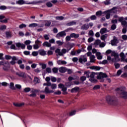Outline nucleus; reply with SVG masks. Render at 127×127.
<instances>
[{
    "mask_svg": "<svg viewBox=\"0 0 127 127\" xmlns=\"http://www.w3.org/2000/svg\"><path fill=\"white\" fill-rule=\"evenodd\" d=\"M100 44H101V40H96L94 42V45L96 46L100 45Z\"/></svg>",
    "mask_w": 127,
    "mask_h": 127,
    "instance_id": "nucleus-40",
    "label": "nucleus"
},
{
    "mask_svg": "<svg viewBox=\"0 0 127 127\" xmlns=\"http://www.w3.org/2000/svg\"><path fill=\"white\" fill-rule=\"evenodd\" d=\"M107 63H108V61L107 60H104L102 62H100L99 64H103V65H105V64H107Z\"/></svg>",
    "mask_w": 127,
    "mask_h": 127,
    "instance_id": "nucleus-47",
    "label": "nucleus"
},
{
    "mask_svg": "<svg viewBox=\"0 0 127 127\" xmlns=\"http://www.w3.org/2000/svg\"><path fill=\"white\" fill-rule=\"evenodd\" d=\"M53 73H58V68L57 67H54L52 69Z\"/></svg>",
    "mask_w": 127,
    "mask_h": 127,
    "instance_id": "nucleus-54",
    "label": "nucleus"
},
{
    "mask_svg": "<svg viewBox=\"0 0 127 127\" xmlns=\"http://www.w3.org/2000/svg\"><path fill=\"white\" fill-rule=\"evenodd\" d=\"M40 91V90L39 89H35L34 88H31V94H30L29 96H30V97L34 98V97H36V93H39Z\"/></svg>",
    "mask_w": 127,
    "mask_h": 127,
    "instance_id": "nucleus-8",
    "label": "nucleus"
},
{
    "mask_svg": "<svg viewBox=\"0 0 127 127\" xmlns=\"http://www.w3.org/2000/svg\"><path fill=\"white\" fill-rule=\"evenodd\" d=\"M24 92H26V93H28V92H30L31 91V89L29 87L25 88L24 89Z\"/></svg>",
    "mask_w": 127,
    "mask_h": 127,
    "instance_id": "nucleus-50",
    "label": "nucleus"
},
{
    "mask_svg": "<svg viewBox=\"0 0 127 127\" xmlns=\"http://www.w3.org/2000/svg\"><path fill=\"white\" fill-rule=\"evenodd\" d=\"M80 91V88L79 87H75L71 89V93H77V92H79Z\"/></svg>",
    "mask_w": 127,
    "mask_h": 127,
    "instance_id": "nucleus-15",
    "label": "nucleus"
},
{
    "mask_svg": "<svg viewBox=\"0 0 127 127\" xmlns=\"http://www.w3.org/2000/svg\"><path fill=\"white\" fill-rule=\"evenodd\" d=\"M5 58L6 60H10V59H12V57L9 55H5Z\"/></svg>",
    "mask_w": 127,
    "mask_h": 127,
    "instance_id": "nucleus-51",
    "label": "nucleus"
},
{
    "mask_svg": "<svg viewBox=\"0 0 127 127\" xmlns=\"http://www.w3.org/2000/svg\"><path fill=\"white\" fill-rule=\"evenodd\" d=\"M116 28H117V25L114 24L111 26L112 30H115V29H116Z\"/></svg>",
    "mask_w": 127,
    "mask_h": 127,
    "instance_id": "nucleus-59",
    "label": "nucleus"
},
{
    "mask_svg": "<svg viewBox=\"0 0 127 127\" xmlns=\"http://www.w3.org/2000/svg\"><path fill=\"white\" fill-rule=\"evenodd\" d=\"M6 29V26L5 25H1L0 27V30H4Z\"/></svg>",
    "mask_w": 127,
    "mask_h": 127,
    "instance_id": "nucleus-52",
    "label": "nucleus"
},
{
    "mask_svg": "<svg viewBox=\"0 0 127 127\" xmlns=\"http://www.w3.org/2000/svg\"><path fill=\"white\" fill-rule=\"evenodd\" d=\"M108 37V34H105L101 36V40H103L104 41V40H106L107 39V38Z\"/></svg>",
    "mask_w": 127,
    "mask_h": 127,
    "instance_id": "nucleus-36",
    "label": "nucleus"
},
{
    "mask_svg": "<svg viewBox=\"0 0 127 127\" xmlns=\"http://www.w3.org/2000/svg\"><path fill=\"white\" fill-rule=\"evenodd\" d=\"M40 93H44V94H51V93H54V91L49 89V87L46 86L44 90L40 91Z\"/></svg>",
    "mask_w": 127,
    "mask_h": 127,
    "instance_id": "nucleus-10",
    "label": "nucleus"
},
{
    "mask_svg": "<svg viewBox=\"0 0 127 127\" xmlns=\"http://www.w3.org/2000/svg\"><path fill=\"white\" fill-rule=\"evenodd\" d=\"M122 39H123L124 40H127V35H123L122 36Z\"/></svg>",
    "mask_w": 127,
    "mask_h": 127,
    "instance_id": "nucleus-64",
    "label": "nucleus"
},
{
    "mask_svg": "<svg viewBox=\"0 0 127 127\" xmlns=\"http://www.w3.org/2000/svg\"><path fill=\"white\" fill-rule=\"evenodd\" d=\"M35 84H39L40 83V79L38 77H35L34 79Z\"/></svg>",
    "mask_w": 127,
    "mask_h": 127,
    "instance_id": "nucleus-28",
    "label": "nucleus"
},
{
    "mask_svg": "<svg viewBox=\"0 0 127 127\" xmlns=\"http://www.w3.org/2000/svg\"><path fill=\"white\" fill-rule=\"evenodd\" d=\"M57 20H63L64 19V17L63 16H57L55 17Z\"/></svg>",
    "mask_w": 127,
    "mask_h": 127,
    "instance_id": "nucleus-39",
    "label": "nucleus"
},
{
    "mask_svg": "<svg viewBox=\"0 0 127 127\" xmlns=\"http://www.w3.org/2000/svg\"><path fill=\"white\" fill-rule=\"evenodd\" d=\"M0 9H1V10H4L5 9H6V6L2 5L0 6Z\"/></svg>",
    "mask_w": 127,
    "mask_h": 127,
    "instance_id": "nucleus-61",
    "label": "nucleus"
},
{
    "mask_svg": "<svg viewBox=\"0 0 127 127\" xmlns=\"http://www.w3.org/2000/svg\"><path fill=\"white\" fill-rule=\"evenodd\" d=\"M93 40H94V39L93 37H90L88 39V42H89V43H91V42H92Z\"/></svg>",
    "mask_w": 127,
    "mask_h": 127,
    "instance_id": "nucleus-63",
    "label": "nucleus"
},
{
    "mask_svg": "<svg viewBox=\"0 0 127 127\" xmlns=\"http://www.w3.org/2000/svg\"><path fill=\"white\" fill-rule=\"evenodd\" d=\"M84 75H86L87 78H95V72H90V71H85L84 72Z\"/></svg>",
    "mask_w": 127,
    "mask_h": 127,
    "instance_id": "nucleus-11",
    "label": "nucleus"
},
{
    "mask_svg": "<svg viewBox=\"0 0 127 127\" xmlns=\"http://www.w3.org/2000/svg\"><path fill=\"white\" fill-rule=\"evenodd\" d=\"M74 115H76V110H73L69 113V116L70 117H72V116H74Z\"/></svg>",
    "mask_w": 127,
    "mask_h": 127,
    "instance_id": "nucleus-45",
    "label": "nucleus"
},
{
    "mask_svg": "<svg viewBox=\"0 0 127 127\" xmlns=\"http://www.w3.org/2000/svg\"><path fill=\"white\" fill-rule=\"evenodd\" d=\"M74 24H76V22L74 21H71L66 23L67 26H72V25H74Z\"/></svg>",
    "mask_w": 127,
    "mask_h": 127,
    "instance_id": "nucleus-34",
    "label": "nucleus"
},
{
    "mask_svg": "<svg viewBox=\"0 0 127 127\" xmlns=\"http://www.w3.org/2000/svg\"><path fill=\"white\" fill-rule=\"evenodd\" d=\"M120 56L121 58V62H125V59H126V55H125V53L124 52H121L120 54Z\"/></svg>",
    "mask_w": 127,
    "mask_h": 127,
    "instance_id": "nucleus-14",
    "label": "nucleus"
},
{
    "mask_svg": "<svg viewBox=\"0 0 127 127\" xmlns=\"http://www.w3.org/2000/svg\"><path fill=\"white\" fill-rule=\"evenodd\" d=\"M58 64L59 65H66L67 64V62L65 61H58Z\"/></svg>",
    "mask_w": 127,
    "mask_h": 127,
    "instance_id": "nucleus-23",
    "label": "nucleus"
},
{
    "mask_svg": "<svg viewBox=\"0 0 127 127\" xmlns=\"http://www.w3.org/2000/svg\"><path fill=\"white\" fill-rule=\"evenodd\" d=\"M116 91L119 93L120 97L127 99V92H126V87H121L116 89Z\"/></svg>",
    "mask_w": 127,
    "mask_h": 127,
    "instance_id": "nucleus-1",
    "label": "nucleus"
},
{
    "mask_svg": "<svg viewBox=\"0 0 127 127\" xmlns=\"http://www.w3.org/2000/svg\"><path fill=\"white\" fill-rule=\"evenodd\" d=\"M111 56L115 57L114 59H112V61L113 62H118L120 61V58L119 57V53H116L115 51H113L111 53Z\"/></svg>",
    "mask_w": 127,
    "mask_h": 127,
    "instance_id": "nucleus-6",
    "label": "nucleus"
},
{
    "mask_svg": "<svg viewBox=\"0 0 127 127\" xmlns=\"http://www.w3.org/2000/svg\"><path fill=\"white\" fill-rule=\"evenodd\" d=\"M119 43V41H118V39L116 37H114L113 40H111V45L113 46H116L117 44Z\"/></svg>",
    "mask_w": 127,
    "mask_h": 127,
    "instance_id": "nucleus-13",
    "label": "nucleus"
},
{
    "mask_svg": "<svg viewBox=\"0 0 127 127\" xmlns=\"http://www.w3.org/2000/svg\"><path fill=\"white\" fill-rule=\"evenodd\" d=\"M90 69H92V70H100V68L99 66H92L90 67Z\"/></svg>",
    "mask_w": 127,
    "mask_h": 127,
    "instance_id": "nucleus-38",
    "label": "nucleus"
},
{
    "mask_svg": "<svg viewBox=\"0 0 127 127\" xmlns=\"http://www.w3.org/2000/svg\"><path fill=\"white\" fill-rule=\"evenodd\" d=\"M106 31H107V28H102L100 30V33L101 34H104V33H106Z\"/></svg>",
    "mask_w": 127,
    "mask_h": 127,
    "instance_id": "nucleus-42",
    "label": "nucleus"
},
{
    "mask_svg": "<svg viewBox=\"0 0 127 127\" xmlns=\"http://www.w3.org/2000/svg\"><path fill=\"white\" fill-rule=\"evenodd\" d=\"M117 7H113L111 9L108 10L106 11H105L104 13H105L106 15V19H110V18L111 17V13L112 12L115 13L117 12Z\"/></svg>",
    "mask_w": 127,
    "mask_h": 127,
    "instance_id": "nucleus-4",
    "label": "nucleus"
},
{
    "mask_svg": "<svg viewBox=\"0 0 127 127\" xmlns=\"http://www.w3.org/2000/svg\"><path fill=\"white\" fill-rule=\"evenodd\" d=\"M51 25V21H46V23L45 24V26H50Z\"/></svg>",
    "mask_w": 127,
    "mask_h": 127,
    "instance_id": "nucleus-44",
    "label": "nucleus"
},
{
    "mask_svg": "<svg viewBox=\"0 0 127 127\" xmlns=\"http://www.w3.org/2000/svg\"><path fill=\"white\" fill-rule=\"evenodd\" d=\"M85 109H88V104L87 103L82 104L80 110H85Z\"/></svg>",
    "mask_w": 127,
    "mask_h": 127,
    "instance_id": "nucleus-26",
    "label": "nucleus"
},
{
    "mask_svg": "<svg viewBox=\"0 0 127 127\" xmlns=\"http://www.w3.org/2000/svg\"><path fill=\"white\" fill-rule=\"evenodd\" d=\"M41 43H42L41 41L37 40L35 41V44L33 46L34 49H35V50H37V49H38L39 47L41 46Z\"/></svg>",
    "mask_w": 127,
    "mask_h": 127,
    "instance_id": "nucleus-9",
    "label": "nucleus"
},
{
    "mask_svg": "<svg viewBox=\"0 0 127 127\" xmlns=\"http://www.w3.org/2000/svg\"><path fill=\"white\" fill-rule=\"evenodd\" d=\"M12 60L9 63V65H14V64H15V63H16V62L15 61H16V57H12Z\"/></svg>",
    "mask_w": 127,
    "mask_h": 127,
    "instance_id": "nucleus-16",
    "label": "nucleus"
},
{
    "mask_svg": "<svg viewBox=\"0 0 127 127\" xmlns=\"http://www.w3.org/2000/svg\"><path fill=\"white\" fill-rule=\"evenodd\" d=\"M73 85V82L69 81L68 82L65 83V86L66 87H71V86Z\"/></svg>",
    "mask_w": 127,
    "mask_h": 127,
    "instance_id": "nucleus-35",
    "label": "nucleus"
},
{
    "mask_svg": "<svg viewBox=\"0 0 127 127\" xmlns=\"http://www.w3.org/2000/svg\"><path fill=\"white\" fill-rule=\"evenodd\" d=\"M106 102H107L109 105H113V106H117L118 105V100H116L114 96H107L106 97Z\"/></svg>",
    "mask_w": 127,
    "mask_h": 127,
    "instance_id": "nucleus-2",
    "label": "nucleus"
},
{
    "mask_svg": "<svg viewBox=\"0 0 127 127\" xmlns=\"http://www.w3.org/2000/svg\"><path fill=\"white\" fill-rule=\"evenodd\" d=\"M59 71L61 73H65V72L67 71V68H66L65 67L62 66L59 68Z\"/></svg>",
    "mask_w": 127,
    "mask_h": 127,
    "instance_id": "nucleus-19",
    "label": "nucleus"
},
{
    "mask_svg": "<svg viewBox=\"0 0 127 127\" xmlns=\"http://www.w3.org/2000/svg\"><path fill=\"white\" fill-rule=\"evenodd\" d=\"M6 36L7 38H10V37H11V32H6Z\"/></svg>",
    "mask_w": 127,
    "mask_h": 127,
    "instance_id": "nucleus-43",
    "label": "nucleus"
},
{
    "mask_svg": "<svg viewBox=\"0 0 127 127\" xmlns=\"http://www.w3.org/2000/svg\"><path fill=\"white\" fill-rule=\"evenodd\" d=\"M88 35H89V36H94V31L93 30H90Z\"/></svg>",
    "mask_w": 127,
    "mask_h": 127,
    "instance_id": "nucleus-55",
    "label": "nucleus"
},
{
    "mask_svg": "<svg viewBox=\"0 0 127 127\" xmlns=\"http://www.w3.org/2000/svg\"><path fill=\"white\" fill-rule=\"evenodd\" d=\"M16 46L17 47H20L22 49H24V48H25V45L20 43H16Z\"/></svg>",
    "mask_w": 127,
    "mask_h": 127,
    "instance_id": "nucleus-20",
    "label": "nucleus"
},
{
    "mask_svg": "<svg viewBox=\"0 0 127 127\" xmlns=\"http://www.w3.org/2000/svg\"><path fill=\"white\" fill-rule=\"evenodd\" d=\"M95 58H96V57L94 55H91L90 56V60L91 63H94V62H95Z\"/></svg>",
    "mask_w": 127,
    "mask_h": 127,
    "instance_id": "nucleus-31",
    "label": "nucleus"
},
{
    "mask_svg": "<svg viewBox=\"0 0 127 127\" xmlns=\"http://www.w3.org/2000/svg\"><path fill=\"white\" fill-rule=\"evenodd\" d=\"M14 106H15V107H23V106H24V103H13Z\"/></svg>",
    "mask_w": 127,
    "mask_h": 127,
    "instance_id": "nucleus-25",
    "label": "nucleus"
},
{
    "mask_svg": "<svg viewBox=\"0 0 127 127\" xmlns=\"http://www.w3.org/2000/svg\"><path fill=\"white\" fill-rule=\"evenodd\" d=\"M89 81L91 82V83H97V80L95 78V77L93 78H89Z\"/></svg>",
    "mask_w": 127,
    "mask_h": 127,
    "instance_id": "nucleus-37",
    "label": "nucleus"
},
{
    "mask_svg": "<svg viewBox=\"0 0 127 127\" xmlns=\"http://www.w3.org/2000/svg\"><path fill=\"white\" fill-rule=\"evenodd\" d=\"M9 88L11 90H15V87H14V84L13 82H10L9 84Z\"/></svg>",
    "mask_w": 127,
    "mask_h": 127,
    "instance_id": "nucleus-32",
    "label": "nucleus"
},
{
    "mask_svg": "<svg viewBox=\"0 0 127 127\" xmlns=\"http://www.w3.org/2000/svg\"><path fill=\"white\" fill-rule=\"evenodd\" d=\"M18 4H24L26 3V2L24 1V0H19L17 1Z\"/></svg>",
    "mask_w": 127,
    "mask_h": 127,
    "instance_id": "nucleus-33",
    "label": "nucleus"
},
{
    "mask_svg": "<svg viewBox=\"0 0 127 127\" xmlns=\"http://www.w3.org/2000/svg\"><path fill=\"white\" fill-rule=\"evenodd\" d=\"M37 26L38 27H42V26H38V24L36 23H33L29 25V27H30V28H32L33 27H36Z\"/></svg>",
    "mask_w": 127,
    "mask_h": 127,
    "instance_id": "nucleus-18",
    "label": "nucleus"
},
{
    "mask_svg": "<svg viewBox=\"0 0 127 127\" xmlns=\"http://www.w3.org/2000/svg\"><path fill=\"white\" fill-rule=\"evenodd\" d=\"M46 5L47 6H48V7H52L53 5L52 4V3H51V2H48L46 3Z\"/></svg>",
    "mask_w": 127,
    "mask_h": 127,
    "instance_id": "nucleus-49",
    "label": "nucleus"
},
{
    "mask_svg": "<svg viewBox=\"0 0 127 127\" xmlns=\"http://www.w3.org/2000/svg\"><path fill=\"white\" fill-rule=\"evenodd\" d=\"M50 86L52 89V90H55L56 89H57V84L55 83H50Z\"/></svg>",
    "mask_w": 127,
    "mask_h": 127,
    "instance_id": "nucleus-21",
    "label": "nucleus"
},
{
    "mask_svg": "<svg viewBox=\"0 0 127 127\" xmlns=\"http://www.w3.org/2000/svg\"><path fill=\"white\" fill-rule=\"evenodd\" d=\"M25 45H29L31 43V41L30 40H26L24 42Z\"/></svg>",
    "mask_w": 127,
    "mask_h": 127,
    "instance_id": "nucleus-60",
    "label": "nucleus"
},
{
    "mask_svg": "<svg viewBox=\"0 0 127 127\" xmlns=\"http://www.w3.org/2000/svg\"><path fill=\"white\" fill-rule=\"evenodd\" d=\"M51 80L53 83H55V82H56L57 81V79L56 78V77L53 76L51 77Z\"/></svg>",
    "mask_w": 127,
    "mask_h": 127,
    "instance_id": "nucleus-48",
    "label": "nucleus"
},
{
    "mask_svg": "<svg viewBox=\"0 0 127 127\" xmlns=\"http://www.w3.org/2000/svg\"><path fill=\"white\" fill-rule=\"evenodd\" d=\"M54 95H61V91L58 90L54 92Z\"/></svg>",
    "mask_w": 127,
    "mask_h": 127,
    "instance_id": "nucleus-62",
    "label": "nucleus"
},
{
    "mask_svg": "<svg viewBox=\"0 0 127 127\" xmlns=\"http://www.w3.org/2000/svg\"><path fill=\"white\" fill-rule=\"evenodd\" d=\"M16 75L19 77H22V78H25V77H26L25 73L21 71L16 72Z\"/></svg>",
    "mask_w": 127,
    "mask_h": 127,
    "instance_id": "nucleus-12",
    "label": "nucleus"
},
{
    "mask_svg": "<svg viewBox=\"0 0 127 127\" xmlns=\"http://www.w3.org/2000/svg\"><path fill=\"white\" fill-rule=\"evenodd\" d=\"M19 27L21 29L24 28V27H26V25L25 24H22L19 25Z\"/></svg>",
    "mask_w": 127,
    "mask_h": 127,
    "instance_id": "nucleus-56",
    "label": "nucleus"
},
{
    "mask_svg": "<svg viewBox=\"0 0 127 127\" xmlns=\"http://www.w3.org/2000/svg\"><path fill=\"white\" fill-rule=\"evenodd\" d=\"M85 62H87V58H84L83 59H80V63H85Z\"/></svg>",
    "mask_w": 127,
    "mask_h": 127,
    "instance_id": "nucleus-41",
    "label": "nucleus"
},
{
    "mask_svg": "<svg viewBox=\"0 0 127 127\" xmlns=\"http://www.w3.org/2000/svg\"><path fill=\"white\" fill-rule=\"evenodd\" d=\"M40 55L42 56H45L46 55V51H44V50H41L39 51Z\"/></svg>",
    "mask_w": 127,
    "mask_h": 127,
    "instance_id": "nucleus-24",
    "label": "nucleus"
},
{
    "mask_svg": "<svg viewBox=\"0 0 127 127\" xmlns=\"http://www.w3.org/2000/svg\"><path fill=\"white\" fill-rule=\"evenodd\" d=\"M56 53H58L60 55V56H62L63 55V54L62 53V52H61V50L59 49H57L56 51Z\"/></svg>",
    "mask_w": 127,
    "mask_h": 127,
    "instance_id": "nucleus-27",
    "label": "nucleus"
},
{
    "mask_svg": "<svg viewBox=\"0 0 127 127\" xmlns=\"http://www.w3.org/2000/svg\"><path fill=\"white\" fill-rule=\"evenodd\" d=\"M72 29L71 28H69L65 30V31H63L62 32H59L56 35L57 38H58V39H60L61 37H64L66 36V32H68V31H70Z\"/></svg>",
    "mask_w": 127,
    "mask_h": 127,
    "instance_id": "nucleus-5",
    "label": "nucleus"
},
{
    "mask_svg": "<svg viewBox=\"0 0 127 127\" xmlns=\"http://www.w3.org/2000/svg\"><path fill=\"white\" fill-rule=\"evenodd\" d=\"M32 55H33V56H37V55H38V52H36V51H34L32 53Z\"/></svg>",
    "mask_w": 127,
    "mask_h": 127,
    "instance_id": "nucleus-57",
    "label": "nucleus"
},
{
    "mask_svg": "<svg viewBox=\"0 0 127 127\" xmlns=\"http://www.w3.org/2000/svg\"><path fill=\"white\" fill-rule=\"evenodd\" d=\"M96 57H97V59H98V60H101L103 59V56H102L101 53L99 52L96 53Z\"/></svg>",
    "mask_w": 127,
    "mask_h": 127,
    "instance_id": "nucleus-22",
    "label": "nucleus"
},
{
    "mask_svg": "<svg viewBox=\"0 0 127 127\" xmlns=\"http://www.w3.org/2000/svg\"><path fill=\"white\" fill-rule=\"evenodd\" d=\"M39 65L42 66V69H45L47 66L46 64H42V63H40Z\"/></svg>",
    "mask_w": 127,
    "mask_h": 127,
    "instance_id": "nucleus-46",
    "label": "nucleus"
},
{
    "mask_svg": "<svg viewBox=\"0 0 127 127\" xmlns=\"http://www.w3.org/2000/svg\"><path fill=\"white\" fill-rule=\"evenodd\" d=\"M15 87L16 89H18L19 90H20V89H21V86L20 85V84H15Z\"/></svg>",
    "mask_w": 127,
    "mask_h": 127,
    "instance_id": "nucleus-58",
    "label": "nucleus"
},
{
    "mask_svg": "<svg viewBox=\"0 0 127 127\" xmlns=\"http://www.w3.org/2000/svg\"><path fill=\"white\" fill-rule=\"evenodd\" d=\"M107 77L108 75H107V74L104 73L103 72H100L99 73L97 78L98 79V80H100V82H104V78H107Z\"/></svg>",
    "mask_w": 127,
    "mask_h": 127,
    "instance_id": "nucleus-7",
    "label": "nucleus"
},
{
    "mask_svg": "<svg viewBox=\"0 0 127 127\" xmlns=\"http://www.w3.org/2000/svg\"><path fill=\"white\" fill-rule=\"evenodd\" d=\"M115 67L116 69H119V68H120V64L118 63H115Z\"/></svg>",
    "mask_w": 127,
    "mask_h": 127,
    "instance_id": "nucleus-53",
    "label": "nucleus"
},
{
    "mask_svg": "<svg viewBox=\"0 0 127 127\" xmlns=\"http://www.w3.org/2000/svg\"><path fill=\"white\" fill-rule=\"evenodd\" d=\"M70 36L72 38H78V37H79V35L78 34H76L75 33H72V34H71L70 35Z\"/></svg>",
    "mask_w": 127,
    "mask_h": 127,
    "instance_id": "nucleus-30",
    "label": "nucleus"
},
{
    "mask_svg": "<svg viewBox=\"0 0 127 127\" xmlns=\"http://www.w3.org/2000/svg\"><path fill=\"white\" fill-rule=\"evenodd\" d=\"M89 28H90L89 24H84L81 26V29L83 30H87V29H89Z\"/></svg>",
    "mask_w": 127,
    "mask_h": 127,
    "instance_id": "nucleus-17",
    "label": "nucleus"
},
{
    "mask_svg": "<svg viewBox=\"0 0 127 127\" xmlns=\"http://www.w3.org/2000/svg\"><path fill=\"white\" fill-rule=\"evenodd\" d=\"M2 65L3 66L2 67L3 70L7 72L9 69H10V65H9V62L5 61H2L0 62V66Z\"/></svg>",
    "mask_w": 127,
    "mask_h": 127,
    "instance_id": "nucleus-3",
    "label": "nucleus"
},
{
    "mask_svg": "<svg viewBox=\"0 0 127 127\" xmlns=\"http://www.w3.org/2000/svg\"><path fill=\"white\" fill-rule=\"evenodd\" d=\"M43 46H46L47 47H50L51 44L48 42H45L43 44Z\"/></svg>",
    "mask_w": 127,
    "mask_h": 127,
    "instance_id": "nucleus-29",
    "label": "nucleus"
}]
</instances>
